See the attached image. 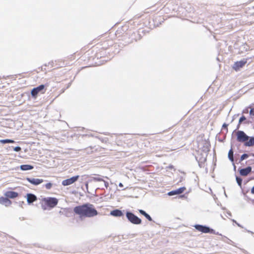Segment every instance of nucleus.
Segmentation results:
<instances>
[{
	"label": "nucleus",
	"instance_id": "f257e3e1",
	"mask_svg": "<svg viewBox=\"0 0 254 254\" xmlns=\"http://www.w3.org/2000/svg\"><path fill=\"white\" fill-rule=\"evenodd\" d=\"M197 150H196L195 158L200 168L205 167V163L208 152L210 150V144L204 135H199L196 139Z\"/></svg>",
	"mask_w": 254,
	"mask_h": 254
},
{
	"label": "nucleus",
	"instance_id": "f03ea898",
	"mask_svg": "<svg viewBox=\"0 0 254 254\" xmlns=\"http://www.w3.org/2000/svg\"><path fill=\"white\" fill-rule=\"evenodd\" d=\"M74 212L81 217H93L98 214L94 206L90 203H85L76 206L73 208Z\"/></svg>",
	"mask_w": 254,
	"mask_h": 254
},
{
	"label": "nucleus",
	"instance_id": "7ed1b4c3",
	"mask_svg": "<svg viewBox=\"0 0 254 254\" xmlns=\"http://www.w3.org/2000/svg\"><path fill=\"white\" fill-rule=\"evenodd\" d=\"M42 201L43 202L42 204V207L44 210H46L48 208H53L58 203V199L57 198L52 197H43Z\"/></svg>",
	"mask_w": 254,
	"mask_h": 254
},
{
	"label": "nucleus",
	"instance_id": "20e7f679",
	"mask_svg": "<svg viewBox=\"0 0 254 254\" xmlns=\"http://www.w3.org/2000/svg\"><path fill=\"white\" fill-rule=\"evenodd\" d=\"M179 7L177 4L173 0H169V1L164 5L163 11L166 13L172 12H177L178 10Z\"/></svg>",
	"mask_w": 254,
	"mask_h": 254
},
{
	"label": "nucleus",
	"instance_id": "39448f33",
	"mask_svg": "<svg viewBox=\"0 0 254 254\" xmlns=\"http://www.w3.org/2000/svg\"><path fill=\"white\" fill-rule=\"evenodd\" d=\"M126 215L128 221L133 224L139 225L142 222L140 218L130 211H127L126 212Z\"/></svg>",
	"mask_w": 254,
	"mask_h": 254
},
{
	"label": "nucleus",
	"instance_id": "423d86ee",
	"mask_svg": "<svg viewBox=\"0 0 254 254\" xmlns=\"http://www.w3.org/2000/svg\"><path fill=\"white\" fill-rule=\"evenodd\" d=\"M195 229L199 232H201L203 233H209L212 234H215V231L214 229L206 225H202L200 224H195L193 226Z\"/></svg>",
	"mask_w": 254,
	"mask_h": 254
},
{
	"label": "nucleus",
	"instance_id": "0eeeda50",
	"mask_svg": "<svg viewBox=\"0 0 254 254\" xmlns=\"http://www.w3.org/2000/svg\"><path fill=\"white\" fill-rule=\"evenodd\" d=\"M45 85L41 84L36 87L33 88L31 91V94L33 98L36 99L39 93H44L45 92Z\"/></svg>",
	"mask_w": 254,
	"mask_h": 254
},
{
	"label": "nucleus",
	"instance_id": "6e6552de",
	"mask_svg": "<svg viewBox=\"0 0 254 254\" xmlns=\"http://www.w3.org/2000/svg\"><path fill=\"white\" fill-rule=\"evenodd\" d=\"M79 178V175L73 176L70 178L63 180L62 182V184L64 186H69L77 181Z\"/></svg>",
	"mask_w": 254,
	"mask_h": 254
},
{
	"label": "nucleus",
	"instance_id": "1a4fd4ad",
	"mask_svg": "<svg viewBox=\"0 0 254 254\" xmlns=\"http://www.w3.org/2000/svg\"><path fill=\"white\" fill-rule=\"evenodd\" d=\"M237 140L240 142H244L249 139V136L243 131H238L237 132Z\"/></svg>",
	"mask_w": 254,
	"mask_h": 254
},
{
	"label": "nucleus",
	"instance_id": "9d476101",
	"mask_svg": "<svg viewBox=\"0 0 254 254\" xmlns=\"http://www.w3.org/2000/svg\"><path fill=\"white\" fill-rule=\"evenodd\" d=\"M26 180L34 186H38L44 182V180L38 178L27 177Z\"/></svg>",
	"mask_w": 254,
	"mask_h": 254
},
{
	"label": "nucleus",
	"instance_id": "9b49d317",
	"mask_svg": "<svg viewBox=\"0 0 254 254\" xmlns=\"http://www.w3.org/2000/svg\"><path fill=\"white\" fill-rule=\"evenodd\" d=\"M186 189L185 187H182L175 190L168 192V195L169 196H173L177 194H181Z\"/></svg>",
	"mask_w": 254,
	"mask_h": 254
},
{
	"label": "nucleus",
	"instance_id": "f8f14e48",
	"mask_svg": "<svg viewBox=\"0 0 254 254\" xmlns=\"http://www.w3.org/2000/svg\"><path fill=\"white\" fill-rule=\"evenodd\" d=\"M164 19L161 16H156L153 19V22L154 27L159 26L163 22Z\"/></svg>",
	"mask_w": 254,
	"mask_h": 254
},
{
	"label": "nucleus",
	"instance_id": "ddd939ff",
	"mask_svg": "<svg viewBox=\"0 0 254 254\" xmlns=\"http://www.w3.org/2000/svg\"><path fill=\"white\" fill-rule=\"evenodd\" d=\"M27 201L29 204H32L37 199V196L33 193H29L26 195Z\"/></svg>",
	"mask_w": 254,
	"mask_h": 254
},
{
	"label": "nucleus",
	"instance_id": "4468645a",
	"mask_svg": "<svg viewBox=\"0 0 254 254\" xmlns=\"http://www.w3.org/2000/svg\"><path fill=\"white\" fill-rule=\"evenodd\" d=\"M4 195L10 198H15L18 195V193L14 191H7L4 193Z\"/></svg>",
	"mask_w": 254,
	"mask_h": 254
},
{
	"label": "nucleus",
	"instance_id": "2eb2a0df",
	"mask_svg": "<svg viewBox=\"0 0 254 254\" xmlns=\"http://www.w3.org/2000/svg\"><path fill=\"white\" fill-rule=\"evenodd\" d=\"M246 61H241L237 62L234 64L233 65V68L235 69L236 70H238L240 68L243 67L246 64Z\"/></svg>",
	"mask_w": 254,
	"mask_h": 254
},
{
	"label": "nucleus",
	"instance_id": "dca6fc26",
	"mask_svg": "<svg viewBox=\"0 0 254 254\" xmlns=\"http://www.w3.org/2000/svg\"><path fill=\"white\" fill-rule=\"evenodd\" d=\"M110 214L115 217H121L124 215L123 212L119 209H114L110 212Z\"/></svg>",
	"mask_w": 254,
	"mask_h": 254
},
{
	"label": "nucleus",
	"instance_id": "f3484780",
	"mask_svg": "<svg viewBox=\"0 0 254 254\" xmlns=\"http://www.w3.org/2000/svg\"><path fill=\"white\" fill-rule=\"evenodd\" d=\"M11 201L6 197H0V204L4 205L5 206H8L10 205Z\"/></svg>",
	"mask_w": 254,
	"mask_h": 254
},
{
	"label": "nucleus",
	"instance_id": "a211bd4d",
	"mask_svg": "<svg viewBox=\"0 0 254 254\" xmlns=\"http://www.w3.org/2000/svg\"><path fill=\"white\" fill-rule=\"evenodd\" d=\"M252 171V168L251 167H248L246 168L241 169L240 170V174L241 175L246 176L248 175Z\"/></svg>",
	"mask_w": 254,
	"mask_h": 254
},
{
	"label": "nucleus",
	"instance_id": "6ab92c4d",
	"mask_svg": "<svg viewBox=\"0 0 254 254\" xmlns=\"http://www.w3.org/2000/svg\"><path fill=\"white\" fill-rule=\"evenodd\" d=\"M19 168L21 170L26 171L32 170L34 168V166L29 164H23L21 165Z\"/></svg>",
	"mask_w": 254,
	"mask_h": 254
},
{
	"label": "nucleus",
	"instance_id": "aec40b11",
	"mask_svg": "<svg viewBox=\"0 0 254 254\" xmlns=\"http://www.w3.org/2000/svg\"><path fill=\"white\" fill-rule=\"evenodd\" d=\"M138 212H139L140 214L143 215L148 221H153V219L152 217L150 216V215L146 213L144 210L142 209H138Z\"/></svg>",
	"mask_w": 254,
	"mask_h": 254
},
{
	"label": "nucleus",
	"instance_id": "412c9836",
	"mask_svg": "<svg viewBox=\"0 0 254 254\" xmlns=\"http://www.w3.org/2000/svg\"><path fill=\"white\" fill-rule=\"evenodd\" d=\"M97 177H91V179L89 180V182H91L92 181L94 182H102L104 181L103 179L100 177L99 175H97Z\"/></svg>",
	"mask_w": 254,
	"mask_h": 254
},
{
	"label": "nucleus",
	"instance_id": "4be33fe9",
	"mask_svg": "<svg viewBox=\"0 0 254 254\" xmlns=\"http://www.w3.org/2000/svg\"><path fill=\"white\" fill-rule=\"evenodd\" d=\"M0 142L2 143V144H5V143H14L15 141L13 139H4L0 140Z\"/></svg>",
	"mask_w": 254,
	"mask_h": 254
},
{
	"label": "nucleus",
	"instance_id": "5701e85b",
	"mask_svg": "<svg viewBox=\"0 0 254 254\" xmlns=\"http://www.w3.org/2000/svg\"><path fill=\"white\" fill-rule=\"evenodd\" d=\"M245 145L248 146L254 145V137H251L248 141L246 142Z\"/></svg>",
	"mask_w": 254,
	"mask_h": 254
},
{
	"label": "nucleus",
	"instance_id": "b1692460",
	"mask_svg": "<svg viewBox=\"0 0 254 254\" xmlns=\"http://www.w3.org/2000/svg\"><path fill=\"white\" fill-rule=\"evenodd\" d=\"M228 158L232 162L233 161V151L232 149L229 151Z\"/></svg>",
	"mask_w": 254,
	"mask_h": 254
},
{
	"label": "nucleus",
	"instance_id": "393cba45",
	"mask_svg": "<svg viewBox=\"0 0 254 254\" xmlns=\"http://www.w3.org/2000/svg\"><path fill=\"white\" fill-rule=\"evenodd\" d=\"M93 149V147L90 146V147H87L86 148H85V151L87 154H90L92 152H93V150H92Z\"/></svg>",
	"mask_w": 254,
	"mask_h": 254
},
{
	"label": "nucleus",
	"instance_id": "a878e982",
	"mask_svg": "<svg viewBox=\"0 0 254 254\" xmlns=\"http://www.w3.org/2000/svg\"><path fill=\"white\" fill-rule=\"evenodd\" d=\"M52 186H53V184L52 183H50V182H49V183H47L45 185V188L47 190H50L52 188Z\"/></svg>",
	"mask_w": 254,
	"mask_h": 254
},
{
	"label": "nucleus",
	"instance_id": "bb28decb",
	"mask_svg": "<svg viewBox=\"0 0 254 254\" xmlns=\"http://www.w3.org/2000/svg\"><path fill=\"white\" fill-rule=\"evenodd\" d=\"M96 138H98L99 139H100L103 142H106L108 141V140L107 138H101V137H100L98 136H96Z\"/></svg>",
	"mask_w": 254,
	"mask_h": 254
},
{
	"label": "nucleus",
	"instance_id": "cd10ccee",
	"mask_svg": "<svg viewBox=\"0 0 254 254\" xmlns=\"http://www.w3.org/2000/svg\"><path fill=\"white\" fill-rule=\"evenodd\" d=\"M21 150V148L20 146H17L16 147H13V150L15 152H19Z\"/></svg>",
	"mask_w": 254,
	"mask_h": 254
},
{
	"label": "nucleus",
	"instance_id": "c85d7f7f",
	"mask_svg": "<svg viewBox=\"0 0 254 254\" xmlns=\"http://www.w3.org/2000/svg\"><path fill=\"white\" fill-rule=\"evenodd\" d=\"M236 181H237V182L239 186H241L242 180L240 178L237 177Z\"/></svg>",
	"mask_w": 254,
	"mask_h": 254
},
{
	"label": "nucleus",
	"instance_id": "c756f323",
	"mask_svg": "<svg viewBox=\"0 0 254 254\" xmlns=\"http://www.w3.org/2000/svg\"><path fill=\"white\" fill-rule=\"evenodd\" d=\"M248 157V155L246 154H243L241 157V160L242 161Z\"/></svg>",
	"mask_w": 254,
	"mask_h": 254
},
{
	"label": "nucleus",
	"instance_id": "7c9ffc66",
	"mask_svg": "<svg viewBox=\"0 0 254 254\" xmlns=\"http://www.w3.org/2000/svg\"><path fill=\"white\" fill-rule=\"evenodd\" d=\"M246 120V118L244 116H242L239 119V123H241L243 121Z\"/></svg>",
	"mask_w": 254,
	"mask_h": 254
},
{
	"label": "nucleus",
	"instance_id": "2f4dec72",
	"mask_svg": "<svg viewBox=\"0 0 254 254\" xmlns=\"http://www.w3.org/2000/svg\"><path fill=\"white\" fill-rule=\"evenodd\" d=\"M103 182H104V186H105V187L107 189V188H108V187H109V183H108V182H106V181H103Z\"/></svg>",
	"mask_w": 254,
	"mask_h": 254
},
{
	"label": "nucleus",
	"instance_id": "473e14b6",
	"mask_svg": "<svg viewBox=\"0 0 254 254\" xmlns=\"http://www.w3.org/2000/svg\"><path fill=\"white\" fill-rule=\"evenodd\" d=\"M83 136H92V137H96V135H94L93 134H84V135H83Z\"/></svg>",
	"mask_w": 254,
	"mask_h": 254
},
{
	"label": "nucleus",
	"instance_id": "72a5a7b5",
	"mask_svg": "<svg viewBox=\"0 0 254 254\" xmlns=\"http://www.w3.org/2000/svg\"><path fill=\"white\" fill-rule=\"evenodd\" d=\"M254 109H251V110L250 111V114L251 115H253V116L254 115Z\"/></svg>",
	"mask_w": 254,
	"mask_h": 254
},
{
	"label": "nucleus",
	"instance_id": "f704fd0d",
	"mask_svg": "<svg viewBox=\"0 0 254 254\" xmlns=\"http://www.w3.org/2000/svg\"><path fill=\"white\" fill-rule=\"evenodd\" d=\"M217 137H218V141H220V142H222V139L220 138L219 137V136H218V135H217Z\"/></svg>",
	"mask_w": 254,
	"mask_h": 254
},
{
	"label": "nucleus",
	"instance_id": "c9c22d12",
	"mask_svg": "<svg viewBox=\"0 0 254 254\" xmlns=\"http://www.w3.org/2000/svg\"><path fill=\"white\" fill-rule=\"evenodd\" d=\"M213 36H214V38L216 39V40H218L219 39V38L217 35H214Z\"/></svg>",
	"mask_w": 254,
	"mask_h": 254
},
{
	"label": "nucleus",
	"instance_id": "e433bc0d",
	"mask_svg": "<svg viewBox=\"0 0 254 254\" xmlns=\"http://www.w3.org/2000/svg\"><path fill=\"white\" fill-rule=\"evenodd\" d=\"M251 192L253 193V194H254V186L252 188V190H251Z\"/></svg>",
	"mask_w": 254,
	"mask_h": 254
},
{
	"label": "nucleus",
	"instance_id": "4c0bfd02",
	"mask_svg": "<svg viewBox=\"0 0 254 254\" xmlns=\"http://www.w3.org/2000/svg\"><path fill=\"white\" fill-rule=\"evenodd\" d=\"M119 186L120 187H121V188H122V187H123V186H123V184L122 183H120L119 184Z\"/></svg>",
	"mask_w": 254,
	"mask_h": 254
},
{
	"label": "nucleus",
	"instance_id": "58836bf2",
	"mask_svg": "<svg viewBox=\"0 0 254 254\" xmlns=\"http://www.w3.org/2000/svg\"><path fill=\"white\" fill-rule=\"evenodd\" d=\"M101 54H100L99 53L97 54L96 57H97V58H98L99 56L101 57Z\"/></svg>",
	"mask_w": 254,
	"mask_h": 254
},
{
	"label": "nucleus",
	"instance_id": "ea45409f",
	"mask_svg": "<svg viewBox=\"0 0 254 254\" xmlns=\"http://www.w3.org/2000/svg\"><path fill=\"white\" fill-rule=\"evenodd\" d=\"M71 81L68 83V85L67 86L66 88H68L71 85Z\"/></svg>",
	"mask_w": 254,
	"mask_h": 254
},
{
	"label": "nucleus",
	"instance_id": "a19ab883",
	"mask_svg": "<svg viewBox=\"0 0 254 254\" xmlns=\"http://www.w3.org/2000/svg\"><path fill=\"white\" fill-rule=\"evenodd\" d=\"M88 182H86V183H85V186H86V188H87V189H88Z\"/></svg>",
	"mask_w": 254,
	"mask_h": 254
},
{
	"label": "nucleus",
	"instance_id": "79ce46f5",
	"mask_svg": "<svg viewBox=\"0 0 254 254\" xmlns=\"http://www.w3.org/2000/svg\"><path fill=\"white\" fill-rule=\"evenodd\" d=\"M167 0H161V1L162 3H164Z\"/></svg>",
	"mask_w": 254,
	"mask_h": 254
},
{
	"label": "nucleus",
	"instance_id": "37998d69",
	"mask_svg": "<svg viewBox=\"0 0 254 254\" xmlns=\"http://www.w3.org/2000/svg\"><path fill=\"white\" fill-rule=\"evenodd\" d=\"M220 46H221L220 43H218V46H218V47H217V48H218V49L219 48V47H220Z\"/></svg>",
	"mask_w": 254,
	"mask_h": 254
},
{
	"label": "nucleus",
	"instance_id": "c03bdc74",
	"mask_svg": "<svg viewBox=\"0 0 254 254\" xmlns=\"http://www.w3.org/2000/svg\"><path fill=\"white\" fill-rule=\"evenodd\" d=\"M217 60L218 62H220V60H219V58H217Z\"/></svg>",
	"mask_w": 254,
	"mask_h": 254
},
{
	"label": "nucleus",
	"instance_id": "a18cd8bd",
	"mask_svg": "<svg viewBox=\"0 0 254 254\" xmlns=\"http://www.w3.org/2000/svg\"><path fill=\"white\" fill-rule=\"evenodd\" d=\"M222 131V127L221 128V130H220V133H219V134L221 133V131Z\"/></svg>",
	"mask_w": 254,
	"mask_h": 254
},
{
	"label": "nucleus",
	"instance_id": "49530a36",
	"mask_svg": "<svg viewBox=\"0 0 254 254\" xmlns=\"http://www.w3.org/2000/svg\"><path fill=\"white\" fill-rule=\"evenodd\" d=\"M184 196H185V195H184V194H183V195H181L180 196V197H184Z\"/></svg>",
	"mask_w": 254,
	"mask_h": 254
},
{
	"label": "nucleus",
	"instance_id": "de8ad7c7",
	"mask_svg": "<svg viewBox=\"0 0 254 254\" xmlns=\"http://www.w3.org/2000/svg\"><path fill=\"white\" fill-rule=\"evenodd\" d=\"M223 127H226L225 124H223Z\"/></svg>",
	"mask_w": 254,
	"mask_h": 254
},
{
	"label": "nucleus",
	"instance_id": "09e8293b",
	"mask_svg": "<svg viewBox=\"0 0 254 254\" xmlns=\"http://www.w3.org/2000/svg\"><path fill=\"white\" fill-rule=\"evenodd\" d=\"M220 53H221L220 51H219V55H220Z\"/></svg>",
	"mask_w": 254,
	"mask_h": 254
}]
</instances>
